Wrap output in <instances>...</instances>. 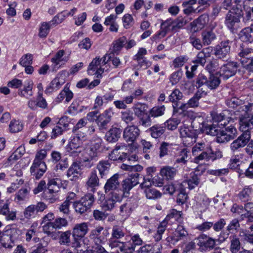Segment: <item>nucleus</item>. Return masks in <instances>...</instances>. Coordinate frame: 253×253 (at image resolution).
<instances>
[{
  "mask_svg": "<svg viewBox=\"0 0 253 253\" xmlns=\"http://www.w3.org/2000/svg\"><path fill=\"white\" fill-rule=\"evenodd\" d=\"M181 211H177L175 209H172L170 211L169 213L167 215L165 219L168 222L171 219H174L178 222H181L182 221Z\"/></svg>",
  "mask_w": 253,
  "mask_h": 253,
  "instance_id": "nucleus-41",
  "label": "nucleus"
},
{
  "mask_svg": "<svg viewBox=\"0 0 253 253\" xmlns=\"http://www.w3.org/2000/svg\"><path fill=\"white\" fill-rule=\"evenodd\" d=\"M99 186V178L95 170H92L89 174L85 183L86 189L90 192L94 193L96 187Z\"/></svg>",
  "mask_w": 253,
  "mask_h": 253,
  "instance_id": "nucleus-20",
  "label": "nucleus"
},
{
  "mask_svg": "<svg viewBox=\"0 0 253 253\" xmlns=\"http://www.w3.org/2000/svg\"><path fill=\"white\" fill-rule=\"evenodd\" d=\"M140 134L139 129L135 126H127L124 130L123 136L127 142L133 143Z\"/></svg>",
  "mask_w": 253,
  "mask_h": 253,
  "instance_id": "nucleus-18",
  "label": "nucleus"
},
{
  "mask_svg": "<svg viewBox=\"0 0 253 253\" xmlns=\"http://www.w3.org/2000/svg\"><path fill=\"white\" fill-rule=\"evenodd\" d=\"M59 238V243L60 245L69 246L71 242L70 236L71 231H66L65 232H61Z\"/></svg>",
  "mask_w": 253,
  "mask_h": 253,
  "instance_id": "nucleus-49",
  "label": "nucleus"
},
{
  "mask_svg": "<svg viewBox=\"0 0 253 253\" xmlns=\"http://www.w3.org/2000/svg\"><path fill=\"white\" fill-rule=\"evenodd\" d=\"M0 214L5 215L7 220H14L16 217L15 212L9 211L8 204L6 203L2 205L0 202Z\"/></svg>",
  "mask_w": 253,
  "mask_h": 253,
  "instance_id": "nucleus-35",
  "label": "nucleus"
},
{
  "mask_svg": "<svg viewBox=\"0 0 253 253\" xmlns=\"http://www.w3.org/2000/svg\"><path fill=\"white\" fill-rule=\"evenodd\" d=\"M110 166L111 164L108 160H102L98 163L96 168L101 178H103L109 173Z\"/></svg>",
  "mask_w": 253,
  "mask_h": 253,
  "instance_id": "nucleus-32",
  "label": "nucleus"
},
{
  "mask_svg": "<svg viewBox=\"0 0 253 253\" xmlns=\"http://www.w3.org/2000/svg\"><path fill=\"white\" fill-rule=\"evenodd\" d=\"M201 35L202 43L204 45L211 44L216 39V35L212 29L203 31Z\"/></svg>",
  "mask_w": 253,
  "mask_h": 253,
  "instance_id": "nucleus-29",
  "label": "nucleus"
},
{
  "mask_svg": "<svg viewBox=\"0 0 253 253\" xmlns=\"http://www.w3.org/2000/svg\"><path fill=\"white\" fill-rule=\"evenodd\" d=\"M221 81L220 78L214 74L208 76L203 73L200 74L197 79L196 84L200 87L202 85H205L210 89H216L220 84Z\"/></svg>",
  "mask_w": 253,
  "mask_h": 253,
  "instance_id": "nucleus-3",
  "label": "nucleus"
},
{
  "mask_svg": "<svg viewBox=\"0 0 253 253\" xmlns=\"http://www.w3.org/2000/svg\"><path fill=\"white\" fill-rule=\"evenodd\" d=\"M134 187L128 179H124L122 182V188L123 195L127 197L129 194V191Z\"/></svg>",
  "mask_w": 253,
  "mask_h": 253,
  "instance_id": "nucleus-54",
  "label": "nucleus"
},
{
  "mask_svg": "<svg viewBox=\"0 0 253 253\" xmlns=\"http://www.w3.org/2000/svg\"><path fill=\"white\" fill-rule=\"evenodd\" d=\"M119 178V174L116 173L107 180L104 186V192L106 194L109 193L111 195L117 194L115 191H118L120 188Z\"/></svg>",
  "mask_w": 253,
  "mask_h": 253,
  "instance_id": "nucleus-11",
  "label": "nucleus"
},
{
  "mask_svg": "<svg viewBox=\"0 0 253 253\" xmlns=\"http://www.w3.org/2000/svg\"><path fill=\"white\" fill-rule=\"evenodd\" d=\"M113 115L112 110L108 109L98 116L95 122L100 130H103L107 129V125L110 122Z\"/></svg>",
  "mask_w": 253,
  "mask_h": 253,
  "instance_id": "nucleus-16",
  "label": "nucleus"
},
{
  "mask_svg": "<svg viewBox=\"0 0 253 253\" xmlns=\"http://www.w3.org/2000/svg\"><path fill=\"white\" fill-rule=\"evenodd\" d=\"M187 235V231L185 229L183 226L181 225H178L174 233V237L176 238L175 240L176 241L180 240L186 237Z\"/></svg>",
  "mask_w": 253,
  "mask_h": 253,
  "instance_id": "nucleus-51",
  "label": "nucleus"
},
{
  "mask_svg": "<svg viewBox=\"0 0 253 253\" xmlns=\"http://www.w3.org/2000/svg\"><path fill=\"white\" fill-rule=\"evenodd\" d=\"M183 97L182 93L177 88L174 89L170 94L169 96V100L170 102L173 103V113H178V102Z\"/></svg>",
  "mask_w": 253,
  "mask_h": 253,
  "instance_id": "nucleus-24",
  "label": "nucleus"
},
{
  "mask_svg": "<svg viewBox=\"0 0 253 253\" xmlns=\"http://www.w3.org/2000/svg\"><path fill=\"white\" fill-rule=\"evenodd\" d=\"M237 135V131L235 126L232 125L221 126L216 137V141L218 143H225L234 139Z\"/></svg>",
  "mask_w": 253,
  "mask_h": 253,
  "instance_id": "nucleus-5",
  "label": "nucleus"
},
{
  "mask_svg": "<svg viewBox=\"0 0 253 253\" xmlns=\"http://www.w3.org/2000/svg\"><path fill=\"white\" fill-rule=\"evenodd\" d=\"M202 144L196 145L192 148V153L195 156L194 162L198 163L200 161L206 160L207 161H214L216 159V154H214L211 149H209L207 151H203L201 148Z\"/></svg>",
  "mask_w": 253,
  "mask_h": 253,
  "instance_id": "nucleus-4",
  "label": "nucleus"
},
{
  "mask_svg": "<svg viewBox=\"0 0 253 253\" xmlns=\"http://www.w3.org/2000/svg\"><path fill=\"white\" fill-rule=\"evenodd\" d=\"M126 149V146L125 145H118L113 150L109 155V158L114 161H118L119 162H124L127 159V154L125 152Z\"/></svg>",
  "mask_w": 253,
  "mask_h": 253,
  "instance_id": "nucleus-13",
  "label": "nucleus"
},
{
  "mask_svg": "<svg viewBox=\"0 0 253 253\" xmlns=\"http://www.w3.org/2000/svg\"><path fill=\"white\" fill-rule=\"evenodd\" d=\"M9 129L12 133L18 132L23 129V124L18 120H12L9 125Z\"/></svg>",
  "mask_w": 253,
  "mask_h": 253,
  "instance_id": "nucleus-52",
  "label": "nucleus"
},
{
  "mask_svg": "<svg viewBox=\"0 0 253 253\" xmlns=\"http://www.w3.org/2000/svg\"><path fill=\"white\" fill-rule=\"evenodd\" d=\"M165 111L164 105L157 106L153 107L150 111V115L152 117H158L163 115Z\"/></svg>",
  "mask_w": 253,
  "mask_h": 253,
  "instance_id": "nucleus-57",
  "label": "nucleus"
},
{
  "mask_svg": "<svg viewBox=\"0 0 253 253\" xmlns=\"http://www.w3.org/2000/svg\"><path fill=\"white\" fill-rule=\"evenodd\" d=\"M161 174L167 179H171L174 177L176 173L175 168L170 167H166L161 170Z\"/></svg>",
  "mask_w": 253,
  "mask_h": 253,
  "instance_id": "nucleus-43",
  "label": "nucleus"
},
{
  "mask_svg": "<svg viewBox=\"0 0 253 253\" xmlns=\"http://www.w3.org/2000/svg\"><path fill=\"white\" fill-rule=\"evenodd\" d=\"M198 250L201 252H209L215 248L216 241L211 237L203 234L198 238Z\"/></svg>",
  "mask_w": 253,
  "mask_h": 253,
  "instance_id": "nucleus-7",
  "label": "nucleus"
},
{
  "mask_svg": "<svg viewBox=\"0 0 253 253\" xmlns=\"http://www.w3.org/2000/svg\"><path fill=\"white\" fill-rule=\"evenodd\" d=\"M189 41L192 45L198 50L201 49L203 47V43L201 42L200 39L193 34L190 36Z\"/></svg>",
  "mask_w": 253,
  "mask_h": 253,
  "instance_id": "nucleus-59",
  "label": "nucleus"
},
{
  "mask_svg": "<svg viewBox=\"0 0 253 253\" xmlns=\"http://www.w3.org/2000/svg\"><path fill=\"white\" fill-rule=\"evenodd\" d=\"M1 244L5 248L11 249L15 245L14 240L11 236L5 235L1 239Z\"/></svg>",
  "mask_w": 253,
  "mask_h": 253,
  "instance_id": "nucleus-50",
  "label": "nucleus"
},
{
  "mask_svg": "<svg viewBox=\"0 0 253 253\" xmlns=\"http://www.w3.org/2000/svg\"><path fill=\"white\" fill-rule=\"evenodd\" d=\"M252 188L249 186H245L238 194V198L242 202H247L251 200Z\"/></svg>",
  "mask_w": 253,
  "mask_h": 253,
  "instance_id": "nucleus-34",
  "label": "nucleus"
},
{
  "mask_svg": "<svg viewBox=\"0 0 253 253\" xmlns=\"http://www.w3.org/2000/svg\"><path fill=\"white\" fill-rule=\"evenodd\" d=\"M197 0H185L182 4L183 9V13L186 15H190L192 13H196L202 12L204 10L203 8L198 6L194 8L193 5L196 4Z\"/></svg>",
  "mask_w": 253,
  "mask_h": 253,
  "instance_id": "nucleus-22",
  "label": "nucleus"
},
{
  "mask_svg": "<svg viewBox=\"0 0 253 253\" xmlns=\"http://www.w3.org/2000/svg\"><path fill=\"white\" fill-rule=\"evenodd\" d=\"M134 209L133 203L130 201H127L120 207V213L122 216L127 217L129 216Z\"/></svg>",
  "mask_w": 253,
  "mask_h": 253,
  "instance_id": "nucleus-36",
  "label": "nucleus"
},
{
  "mask_svg": "<svg viewBox=\"0 0 253 253\" xmlns=\"http://www.w3.org/2000/svg\"><path fill=\"white\" fill-rule=\"evenodd\" d=\"M221 127L220 126L213 123L212 125L206 126L205 130L207 134L217 137Z\"/></svg>",
  "mask_w": 253,
  "mask_h": 253,
  "instance_id": "nucleus-45",
  "label": "nucleus"
},
{
  "mask_svg": "<svg viewBox=\"0 0 253 253\" xmlns=\"http://www.w3.org/2000/svg\"><path fill=\"white\" fill-rule=\"evenodd\" d=\"M47 206L43 202H39L37 205H31L25 209L23 214L27 219H31L36 215L38 212L43 211Z\"/></svg>",
  "mask_w": 253,
  "mask_h": 253,
  "instance_id": "nucleus-10",
  "label": "nucleus"
},
{
  "mask_svg": "<svg viewBox=\"0 0 253 253\" xmlns=\"http://www.w3.org/2000/svg\"><path fill=\"white\" fill-rule=\"evenodd\" d=\"M211 49L210 47L203 48L201 51L198 52L196 58L193 60V62L204 66L206 62L207 58L211 56Z\"/></svg>",
  "mask_w": 253,
  "mask_h": 253,
  "instance_id": "nucleus-25",
  "label": "nucleus"
},
{
  "mask_svg": "<svg viewBox=\"0 0 253 253\" xmlns=\"http://www.w3.org/2000/svg\"><path fill=\"white\" fill-rule=\"evenodd\" d=\"M121 118L123 121L128 124L133 121L134 117L132 112L127 110L121 113Z\"/></svg>",
  "mask_w": 253,
  "mask_h": 253,
  "instance_id": "nucleus-60",
  "label": "nucleus"
},
{
  "mask_svg": "<svg viewBox=\"0 0 253 253\" xmlns=\"http://www.w3.org/2000/svg\"><path fill=\"white\" fill-rule=\"evenodd\" d=\"M121 200V196L119 194H113L101 204V208L104 211H111L115 207L117 202Z\"/></svg>",
  "mask_w": 253,
  "mask_h": 253,
  "instance_id": "nucleus-21",
  "label": "nucleus"
},
{
  "mask_svg": "<svg viewBox=\"0 0 253 253\" xmlns=\"http://www.w3.org/2000/svg\"><path fill=\"white\" fill-rule=\"evenodd\" d=\"M209 21V15L207 13H204L192 22L191 23L192 27V28H196L195 31L201 30L208 24Z\"/></svg>",
  "mask_w": 253,
  "mask_h": 253,
  "instance_id": "nucleus-26",
  "label": "nucleus"
},
{
  "mask_svg": "<svg viewBox=\"0 0 253 253\" xmlns=\"http://www.w3.org/2000/svg\"><path fill=\"white\" fill-rule=\"evenodd\" d=\"M226 105L231 108H236L240 105H242V100L236 97L228 98L225 101Z\"/></svg>",
  "mask_w": 253,
  "mask_h": 253,
  "instance_id": "nucleus-55",
  "label": "nucleus"
},
{
  "mask_svg": "<svg viewBox=\"0 0 253 253\" xmlns=\"http://www.w3.org/2000/svg\"><path fill=\"white\" fill-rule=\"evenodd\" d=\"M53 26L51 22H42L39 28V36L41 38H45L48 35L50 27Z\"/></svg>",
  "mask_w": 253,
  "mask_h": 253,
  "instance_id": "nucleus-44",
  "label": "nucleus"
},
{
  "mask_svg": "<svg viewBox=\"0 0 253 253\" xmlns=\"http://www.w3.org/2000/svg\"><path fill=\"white\" fill-rule=\"evenodd\" d=\"M230 251L232 253H237L241 248V244L239 238L236 235L230 237Z\"/></svg>",
  "mask_w": 253,
  "mask_h": 253,
  "instance_id": "nucleus-38",
  "label": "nucleus"
},
{
  "mask_svg": "<svg viewBox=\"0 0 253 253\" xmlns=\"http://www.w3.org/2000/svg\"><path fill=\"white\" fill-rule=\"evenodd\" d=\"M229 112L228 110H224L221 113L218 114L213 112L211 115L213 123L220 126H226L228 125L232 118L229 116Z\"/></svg>",
  "mask_w": 253,
  "mask_h": 253,
  "instance_id": "nucleus-14",
  "label": "nucleus"
},
{
  "mask_svg": "<svg viewBox=\"0 0 253 253\" xmlns=\"http://www.w3.org/2000/svg\"><path fill=\"white\" fill-rule=\"evenodd\" d=\"M121 133L120 128L112 127L106 134V140L110 142H116L120 138Z\"/></svg>",
  "mask_w": 253,
  "mask_h": 253,
  "instance_id": "nucleus-31",
  "label": "nucleus"
},
{
  "mask_svg": "<svg viewBox=\"0 0 253 253\" xmlns=\"http://www.w3.org/2000/svg\"><path fill=\"white\" fill-rule=\"evenodd\" d=\"M46 169L45 162H37V160H34L30 168V173L31 175L36 179H39L46 171Z\"/></svg>",
  "mask_w": 253,
  "mask_h": 253,
  "instance_id": "nucleus-15",
  "label": "nucleus"
},
{
  "mask_svg": "<svg viewBox=\"0 0 253 253\" xmlns=\"http://www.w3.org/2000/svg\"><path fill=\"white\" fill-rule=\"evenodd\" d=\"M41 241L42 243L37 246L36 249L33 250L31 253H48L47 239L44 238Z\"/></svg>",
  "mask_w": 253,
  "mask_h": 253,
  "instance_id": "nucleus-53",
  "label": "nucleus"
},
{
  "mask_svg": "<svg viewBox=\"0 0 253 253\" xmlns=\"http://www.w3.org/2000/svg\"><path fill=\"white\" fill-rule=\"evenodd\" d=\"M65 51L64 50H60L51 58V61L52 63L54 68H58L60 65L64 64L67 62L68 58L63 57Z\"/></svg>",
  "mask_w": 253,
  "mask_h": 253,
  "instance_id": "nucleus-28",
  "label": "nucleus"
},
{
  "mask_svg": "<svg viewBox=\"0 0 253 253\" xmlns=\"http://www.w3.org/2000/svg\"><path fill=\"white\" fill-rule=\"evenodd\" d=\"M127 43V39L125 37H122L115 41L113 42L112 52L118 54L121 49Z\"/></svg>",
  "mask_w": 253,
  "mask_h": 253,
  "instance_id": "nucleus-40",
  "label": "nucleus"
},
{
  "mask_svg": "<svg viewBox=\"0 0 253 253\" xmlns=\"http://www.w3.org/2000/svg\"><path fill=\"white\" fill-rule=\"evenodd\" d=\"M179 132L182 137L186 139L187 138L191 139V142L195 141V134L191 131L189 128L186 127H181L179 129Z\"/></svg>",
  "mask_w": 253,
  "mask_h": 253,
  "instance_id": "nucleus-47",
  "label": "nucleus"
},
{
  "mask_svg": "<svg viewBox=\"0 0 253 253\" xmlns=\"http://www.w3.org/2000/svg\"><path fill=\"white\" fill-rule=\"evenodd\" d=\"M80 166L77 162H74L67 170V176L70 180L78 179L81 175Z\"/></svg>",
  "mask_w": 253,
  "mask_h": 253,
  "instance_id": "nucleus-27",
  "label": "nucleus"
},
{
  "mask_svg": "<svg viewBox=\"0 0 253 253\" xmlns=\"http://www.w3.org/2000/svg\"><path fill=\"white\" fill-rule=\"evenodd\" d=\"M189 152L186 149H182L175 157V163L179 164L181 165H185L188 161Z\"/></svg>",
  "mask_w": 253,
  "mask_h": 253,
  "instance_id": "nucleus-42",
  "label": "nucleus"
},
{
  "mask_svg": "<svg viewBox=\"0 0 253 253\" xmlns=\"http://www.w3.org/2000/svg\"><path fill=\"white\" fill-rule=\"evenodd\" d=\"M165 129V126L157 124L150 127L148 131L153 138H158L164 133Z\"/></svg>",
  "mask_w": 253,
  "mask_h": 253,
  "instance_id": "nucleus-33",
  "label": "nucleus"
},
{
  "mask_svg": "<svg viewBox=\"0 0 253 253\" xmlns=\"http://www.w3.org/2000/svg\"><path fill=\"white\" fill-rule=\"evenodd\" d=\"M219 67L218 61L216 60H213L209 62L206 67V70L209 73L210 75L214 74Z\"/></svg>",
  "mask_w": 253,
  "mask_h": 253,
  "instance_id": "nucleus-56",
  "label": "nucleus"
},
{
  "mask_svg": "<svg viewBox=\"0 0 253 253\" xmlns=\"http://www.w3.org/2000/svg\"><path fill=\"white\" fill-rule=\"evenodd\" d=\"M94 201L95 198L93 194L87 193L79 200L74 202L73 205L75 211L82 214L90 211Z\"/></svg>",
  "mask_w": 253,
  "mask_h": 253,
  "instance_id": "nucleus-2",
  "label": "nucleus"
},
{
  "mask_svg": "<svg viewBox=\"0 0 253 253\" xmlns=\"http://www.w3.org/2000/svg\"><path fill=\"white\" fill-rule=\"evenodd\" d=\"M147 107L146 104L138 103L134 105L132 109L134 114L138 117H141L145 114Z\"/></svg>",
  "mask_w": 253,
  "mask_h": 253,
  "instance_id": "nucleus-48",
  "label": "nucleus"
},
{
  "mask_svg": "<svg viewBox=\"0 0 253 253\" xmlns=\"http://www.w3.org/2000/svg\"><path fill=\"white\" fill-rule=\"evenodd\" d=\"M108 234L106 229L102 226H98L90 231L89 238L94 243H102L105 242Z\"/></svg>",
  "mask_w": 253,
  "mask_h": 253,
  "instance_id": "nucleus-9",
  "label": "nucleus"
},
{
  "mask_svg": "<svg viewBox=\"0 0 253 253\" xmlns=\"http://www.w3.org/2000/svg\"><path fill=\"white\" fill-rule=\"evenodd\" d=\"M33 85L34 83L32 81H27L24 85L23 89L19 90L18 94L21 97H24L26 98H29L32 96L33 95L32 91Z\"/></svg>",
  "mask_w": 253,
  "mask_h": 253,
  "instance_id": "nucleus-30",
  "label": "nucleus"
},
{
  "mask_svg": "<svg viewBox=\"0 0 253 253\" xmlns=\"http://www.w3.org/2000/svg\"><path fill=\"white\" fill-rule=\"evenodd\" d=\"M88 230V224L83 222L76 224L73 229L72 235L75 241L77 242L78 239L83 238Z\"/></svg>",
  "mask_w": 253,
  "mask_h": 253,
  "instance_id": "nucleus-19",
  "label": "nucleus"
},
{
  "mask_svg": "<svg viewBox=\"0 0 253 253\" xmlns=\"http://www.w3.org/2000/svg\"><path fill=\"white\" fill-rule=\"evenodd\" d=\"M232 42L227 40L222 41L214 48V55L220 59H225L229 57Z\"/></svg>",
  "mask_w": 253,
  "mask_h": 253,
  "instance_id": "nucleus-6",
  "label": "nucleus"
},
{
  "mask_svg": "<svg viewBox=\"0 0 253 253\" xmlns=\"http://www.w3.org/2000/svg\"><path fill=\"white\" fill-rule=\"evenodd\" d=\"M180 122V120L177 118L169 119L165 123V126H167L169 130H174L176 129Z\"/></svg>",
  "mask_w": 253,
  "mask_h": 253,
  "instance_id": "nucleus-62",
  "label": "nucleus"
},
{
  "mask_svg": "<svg viewBox=\"0 0 253 253\" xmlns=\"http://www.w3.org/2000/svg\"><path fill=\"white\" fill-rule=\"evenodd\" d=\"M144 192L146 198L150 200H155L162 196L161 193L154 188H146L144 189Z\"/></svg>",
  "mask_w": 253,
  "mask_h": 253,
  "instance_id": "nucleus-46",
  "label": "nucleus"
},
{
  "mask_svg": "<svg viewBox=\"0 0 253 253\" xmlns=\"http://www.w3.org/2000/svg\"><path fill=\"white\" fill-rule=\"evenodd\" d=\"M239 22L240 19L238 17V16L234 15L232 12H228L225 18V23L230 30H232L235 24Z\"/></svg>",
  "mask_w": 253,
  "mask_h": 253,
  "instance_id": "nucleus-37",
  "label": "nucleus"
},
{
  "mask_svg": "<svg viewBox=\"0 0 253 253\" xmlns=\"http://www.w3.org/2000/svg\"><path fill=\"white\" fill-rule=\"evenodd\" d=\"M238 64L236 62L230 61L223 64L220 68V76L224 79H228L234 76L237 71Z\"/></svg>",
  "mask_w": 253,
  "mask_h": 253,
  "instance_id": "nucleus-12",
  "label": "nucleus"
},
{
  "mask_svg": "<svg viewBox=\"0 0 253 253\" xmlns=\"http://www.w3.org/2000/svg\"><path fill=\"white\" fill-rule=\"evenodd\" d=\"M251 139V132H243L237 139L231 144L230 148L234 152L246 146Z\"/></svg>",
  "mask_w": 253,
  "mask_h": 253,
  "instance_id": "nucleus-8",
  "label": "nucleus"
},
{
  "mask_svg": "<svg viewBox=\"0 0 253 253\" xmlns=\"http://www.w3.org/2000/svg\"><path fill=\"white\" fill-rule=\"evenodd\" d=\"M239 129L241 131L250 132L253 128V115L252 114L241 115L239 119Z\"/></svg>",
  "mask_w": 253,
  "mask_h": 253,
  "instance_id": "nucleus-17",
  "label": "nucleus"
},
{
  "mask_svg": "<svg viewBox=\"0 0 253 253\" xmlns=\"http://www.w3.org/2000/svg\"><path fill=\"white\" fill-rule=\"evenodd\" d=\"M126 234L125 229L118 225L113 227L111 237L109 239L108 244L113 252L116 253H130L134 250L133 247H130L126 243L121 242L119 240Z\"/></svg>",
  "mask_w": 253,
  "mask_h": 253,
  "instance_id": "nucleus-1",
  "label": "nucleus"
},
{
  "mask_svg": "<svg viewBox=\"0 0 253 253\" xmlns=\"http://www.w3.org/2000/svg\"><path fill=\"white\" fill-rule=\"evenodd\" d=\"M199 178L197 175L193 174L185 183H187L189 189H193L199 184Z\"/></svg>",
  "mask_w": 253,
  "mask_h": 253,
  "instance_id": "nucleus-58",
  "label": "nucleus"
},
{
  "mask_svg": "<svg viewBox=\"0 0 253 253\" xmlns=\"http://www.w3.org/2000/svg\"><path fill=\"white\" fill-rule=\"evenodd\" d=\"M123 22L124 28H129L134 24V20L130 14H126L123 17Z\"/></svg>",
  "mask_w": 253,
  "mask_h": 253,
  "instance_id": "nucleus-61",
  "label": "nucleus"
},
{
  "mask_svg": "<svg viewBox=\"0 0 253 253\" xmlns=\"http://www.w3.org/2000/svg\"><path fill=\"white\" fill-rule=\"evenodd\" d=\"M240 227V223L239 220L235 218L233 219L228 224L227 226V230L230 233H233L235 231H237Z\"/></svg>",
  "mask_w": 253,
  "mask_h": 253,
  "instance_id": "nucleus-64",
  "label": "nucleus"
},
{
  "mask_svg": "<svg viewBox=\"0 0 253 253\" xmlns=\"http://www.w3.org/2000/svg\"><path fill=\"white\" fill-rule=\"evenodd\" d=\"M64 84L63 80L58 78H54L50 83L49 85L46 88L45 93L51 92L54 90L59 89Z\"/></svg>",
  "mask_w": 253,
  "mask_h": 253,
  "instance_id": "nucleus-39",
  "label": "nucleus"
},
{
  "mask_svg": "<svg viewBox=\"0 0 253 253\" xmlns=\"http://www.w3.org/2000/svg\"><path fill=\"white\" fill-rule=\"evenodd\" d=\"M42 226L43 232L48 235H51L53 233V230L55 229L53 222L44 223Z\"/></svg>",
  "mask_w": 253,
  "mask_h": 253,
  "instance_id": "nucleus-63",
  "label": "nucleus"
},
{
  "mask_svg": "<svg viewBox=\"0 0 253 253\" xmlns=\"http://www.w3.org/2000/svg\"><path fill=\"white\" fill-rule=\"evenodd\" d=\"M239 37L243 42L253 44V25L242 29L239 33Z\"/></svg>",
  "mask_w": 253,
  "mask_h": 253,
  "instance_id": "nucleus-23",
  "label": "nucleus"
}]
</instances>
